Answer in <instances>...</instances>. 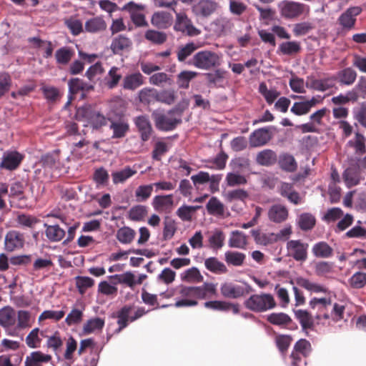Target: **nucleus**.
Masks as SVG:
<instances>
[{"label":"nucleus","instance_id":"obj_26","mask_svg":"<svg viewBox=\"0 0 366 366\" xmlns=\"http://www.w3.org/2000/svg\"><path fill=\"white\" fill-rule=\"evenodd\" d=\"M122 76L123 73L121 67L116 66H112L104 77L106 86L110 89L117 87L122 79Z\"/></svg>","mask_w":366,"mask_h":366},{"label":"nucleus","instance_id":"obj_11","mask_svg":"<svg viewBox=\"0 0 366 366\" xmlns=\"http://www.w3.org/2000/svg\"><path fill=\"white\" fill-rule=\"evenodd\" d=\"M109 129L112 131V139H122L126 137L129 131L128 120L124 117H109Z\"/></svg>","mask_w":366,"mask_h":366},{"label":"nucleus","instance_id":"obj_58","mask_svg":"<svg viewBox=\"0 0 366 366\" xmlns=\"http://www.w3.org/2000/svg\"><path fill=\"white\" fill-rule=\"evenodd\" d=\"M149 83L155 86H163L164 84L171 86L173 84V80L167 74L159 72L149 77Z\"/></svg>","mask_w":366,"mask_h":366},{"label":"nucleus","instance_id":"obj_33","mask_svg":"<svg viewBox=\"0 0 366 366\" xmlns=\"http://www.w3.org/2000/svg\"><path fill=\"white\" fill-rule=\"evenodd\" d=\"M133 317V306L125 305L117 312V323L119 326V330L125 328Z\"/></svg>","mask_w":366,"mask_h":366},{"label":"nucleus","instance_id":"obj_29","mask_svg":"<svg viewBox=\"0 0 366 366\" xmlns=\"http://www.w3.org/2000/svg\"><path fill=\"white\" fill-rule=\"evenodd\" d=\"M44 227L46 229L45 235L51 242H60L66 235L65 229L60 227L59 224L49 225L45 223Z\"/></svg>","mask_w":366,"mask_h":366},{"label":"nucleus","instance_id":"obj_39","mask_svg":"<svg viewBox=\"0 0 366 366\" xmlns=\"http://www.w3.org/2000/svg\"><path fill=\"white\" fill-rule=\"evenodd\" d=\"M312 252L316 257L328 258L332 256L333 249L325 242H319L313 245Z\"/></svg>","mask_w":366,"mask_h":366},{"label":"nucleus","instance_id":"obj_49","mask_svg":"<svg viewBox=\"0 0 366 366\" xmlns=\"http://www.w3.org/2000/svg\"><path fill=\"white\" fill-rule=\"evenodd\" d=\"M315 222V217L310 213H302L297 219L298 226L303 231L312 229L314 227Z\"/></svg>","mask_w":366,"mask_h":366},{"label":"nucleus","instance_id":"obj_61","mask_svg":"<svg viewBox=\"0 0 366 366\" xmlns=\"http://www.w3.org/2000/svg\"><path fill=\"white\" fill-rule=\"evenodd\" d=\"M64 24L70 30L74 36H78L84 31L83 24L81 20L70 17L64 20Z\"/></svg>","mask_w":366,"mask_h":366},{"label":"nucleus","instance_id":"obj_24","mask_svg":"<svg viewBox=\"0 0 366 366\" xmlns=\"http://www.w3.org/2000/svg\"><path fill=\"white\" fill-rule=\"evenodd\" d=\"M143 84L144 76L138 71L126 75L122 79V86L124 89L134 91Z\"/></svg>","mask_w":366,"mask_h":366},{"label":"nucleus","instance_id":"obj_63","mask_svg":"<svg viewBox=\"0 0 366 366\" xmlns=\"http://www.w3.org/2000/svg\"><path fill=\"white\" fill-rule=\"evenodd\" d=\"M196 289L200 299L212 297L216 293V285L212 283H204L202 286L196 287Z\"/></svg>","mask_w":366,"mask_h":366},{"label":"nucleus","instance_id":"obj_48","mask_svg":"<svg viewBox=\"0 0 366 366\" xmlns=\"http://www.w3.org/2000/svg\"><path fill=\"white\" fill-rule=\"evenodd\" d=\"M198 75L197 71H182L177 77V84L181 89H188L189 82Z\"/></svg>","mask_w":366,"mask_h":366},{"label":"nucleus","instance_id":"obj_23","mask_svg":"<svg viewBox=\"0 0 366 366\" xmlns=\"http://www.w3.org/2000/svg\"><path fill=\"white\" fill-rule=\"evenodd\" d=\"M152 204L154 209L157 212H169L174 205L173 195H157L154 197Z\"/></svg>","mask_w":366,"mask_h":366},{"label":"nucleus","instance_id":"obj_30","mask_svg":"<svg viewBox=\"0 0 366 366\" xmlns=\"http://www.w3.org/2000/svg\"><path fill=\"white\" fill-rule=\"evenodd\" d=\"M228 245L231 248L244 249L247 245V236L241 231H232L229 235Z\"/></svg>","mask_w":366,"mask_h":366},{"label":"nucleus","instance_id":"obj_50","mask_svg":"<svg viewBox=\"0 0 366 366\" xmlns=\"http://www.w3.org/2000/svg\"><path fill=\"white\" fill-rule=\"evenodd\" d=\"M279 51L285 55H293L299 53L301 50V45L299 41H286L280 44Z\"/></svg>","mask_w":366,"mask_h":366},{"label":"nucleus","instance_id":"obj_2","mask_svg":"<svg viewBox=\"0 0 366 366\" xmlns=\"http://www.w3.org/2000/svg\"><path fill=\"white\" fill-rule=\"evenodd\" d=\"M222 54L209 49L197 52L191 59L190 64L202 70H212L222 64Z\"/></svg>","mask_w":366,"mask_h":366},{"label":"nucleus","instance_id":"obj_18","mask_svg":"<svg viewBox=\"0 0 366 366\" xmlns=\"http://www.w3.org/2000/svg\"><path fill=\"white\" fill-rule=\"evenodd\" d=\"M362 11L359 6L348 8L338 19L339 24L345 29H351L354 26L356 16Z\"/></svg>","mask_w":366,"mask_h":366},{"label":"nucleus","instance_id":"obj_3","mask_svg":"<svg viewBox=\"0 0 366 366\" xmlns=\"http://www.w3.org/2000/svg\"><path fill=\"white\" fill-rule=\"evenodd\" d=\"M244 305L252 312H264L275 308L277 303L272 295L262 292L252 295L244 301Z\"/></svg>","mask_w":366,"mask_h":366},{"label":"nucleus","instance_id":"obj_31","mask_svg":"<svg viewBox=\"0 0 366 366\" xmlns=\"http://www.w3.org/2000/svg\"><path fill=\"white\" fill-rule=\"evenodd\" d=\"M296 284L305 290L315 293H327L328 290L322 285L311 282L304 277H297L295 280Z\"/></svg>","mask_w":366,"mask_h":366},{"label":"nucleus","instance_id":"obj_14","mask_svg":"<svg viewBox=\"0 0 366 366\" xmlns=\"http://www.w3.org/2000/svg\"><path fill=\"white\" fill-rule=\"evenodd\" d=\"M311 352V344L305 340L301 339L298 340L293 348L291 353V358L292 360V364L293 366H298L299 362L302 361L303 357H307Z\"/></svg>","mask_w":366,"mask_h":366},{"label":"nucleus","instance_id":"obj_62","mask_svg":"<svg viewBox=\"0 0 366 366\" xmlns=\"http://www.w3.org/2000/svg\"><path fill=\"white\" fill-rule=\"evenodd\" d=\"M295 314L303 329H310L312 327L313 320L307 311L298 310Z\"/></svg>","mask_w":366,"mask_h":366},{"label":"nucleus","instance_id":"obj_20","mask_svg":"<svg viewBox=\"0 0 366 366\" xmlns=\"http://www.w3.org/2000/svg\"><path fill=\"white\" fill-rule=\"evenodd\" d=\"M173 22L172 15L164 11L154 12L151 18L152 24L160 29L169 28Z\"/></svg>","mask_w":366,"mask_h":366},{"label":"nucleus","instance_id":"obj_52","mask_svg":"<svg viewBox=\"0 0 366 366\" xmlns=\"http://www.w3.org/2000/svg\"><path fill=\"white\" fill-rule=\"evenodd\" d=\"M225 182L229 187H236L245 184L247 179L242 173L232 171L226 175Z\"/></svg>","mask_w":366,"mask_h":366},{"label":"nucleus","instance_id":"obj_36","mask_svg":"<svg viewBox=\"0 0 366 366\" xmlns=\"http://www.w3.org/2000/svg\"><path fill=\"white\" fill-rule=\"evenodd\" d=\"M207 212L213 216L222 217L224 214V204L216 197L210 198L206 205Z\"/></svg>","mask_w":366,"mask_h":366},{"label":"nucleus","instance_id":"obj_45","mask_svg":"<svg viewBox=\"0 0 366 366\" xmlns=\"http://www.w3.org/2000/svg\"><path fill=\"white\" fill-rule=\"evenodd\" d=\"M200 47V44L193 41L188 42L184 46L179 47L177 51V59L182 62L186 60L192 54Z\"/></svg>","mask_w":366,"mask_h":366},{"label":"nucleus","instance_id":"obj_15","mask_svg":"<svg viewBox=\"0 0 366 366\" xmlns=\"http://www.w3.org/2000/svg\"><path fill=\"white\" fill-rule=\"evenodd\" d=\"M24 156L16 151H6L3 154L0 168L12 171L18 168Z\"/></svg>","mask_w":366,"mask_h":366},{"label":"nucleus","instance_id":"obj_44","mask_svg":"<svg viewBox=\"0 0 366 366\" xmlns=\"http://www.w3.org/2000/svg\"><path fill=\"white\" fill-rule=\"evenodd\" d=\"M135 235L136 232L133 229L129 227H123L117 230L116 237L122 244H128L134 239Z\"/></svg>","mask_w":366,"mask_h":366},{"label":"nucleus","instance_id":"obj_51","mask_svg":"<svg viewBox=\"0 0 366 366\" xmlns=\"http://www.w3.org/2000/svg\"><path fill=\"white\" fill-rule=\"evenodd\" d=\"M139 101L143 104H149L157 102V89L145 87L141 89L138 94Z\"/></svg>","mask_w":366,"mask_h":366},{"label":"nucleus","instance_id":"obj_27","mask_svg":"<svg viewBox=\"0 0 366 366\" xmlns=\"http://www.w3.org/2000/svg\"><path fill=\"white\" fill-rule=\"evenodd\" d=\"M307 88L319 91L325 92L329 89L334 86V79L326 78L322 79H316L313 78H308L305 84Z\"/></svg>","mask_w":366,"mask_h":366},{"label":"nucleus","instance_id":"obj_10","mask_svg":"<svg viewBox=\"0 0 366 366\" xmlns=\"http://www.w3.org/2000/svg\"><path fill=\"white\" fill-rule=\"evenodd\" d=\"M16 321V312L11 307L6 306L0 310V325L8 331V335H14Z\"/></svg>","mask_w":366,"mask_h":366},{"label":"nucleus","instance_id":"obj_60","mask_svg":"<svg viewBox=\"0 0 366 366\" xmlns=\"http://www.w3.org/2000/svg\"><path fill=\"white\" fill-rule=\"evenodd\" d=\"M153 184L140 185L135 191V197L137 202H145L147 200L153 191Z\"/></svg>","mask_w":366,"mask_h":366},{"label":"nucleus","instance_id":"obj_25","mask_svg":"<svg viewBox=\"0 0 366 366\" xmlns=\"http://www.w3.org/2000/svg\"><path fill=\"white\" fill-rule=\"evenodd\" d=\"M221 294L227 298L237 299L245 293L244 288L232 282H225L221 285Z\"/></svg>","mask_w":366,"mask_h":366},{"label":"nucleus","instance_id":"obj_46","mask_svg":"<svg viewBox=\"0 0 366 366\" xmlns=\"http://www.w3.org/2000/svg\"><path fill=\"white\" fill-rule=\"evenodd\" d=\"M232 170L236 172L244 173L250 170L249 160L245 157L232 159L229 163Z\"/></svg>","mask_w":366,"mask_h":366},{"label":"nucleus","instance_id":"obj_59","mask_svg":"<svg viewBox=\"0 0 366 366\" xmlns=\"http://www.w3.org/2000/svg\"><path fill=\"white\" fill-rule=\"evenodd\" d=\"M206 268L215 273H224L227 271L225 265L215 257H209L205 259Z\"/></svg>","mask_w":366,"mask_h":366},{"label":"nucleus","instance_id":"obj_47","mask_svg":"<svg viewBox=\"0 0 366 366\" xmlns=\"http://www.w3.org/2000/svg\"><path fill=\"white\" fill-rule=\"evenodd\" d=\"M224 257L225 261L228 264L239 267L243 264L246 255L239 252L227 251L224 254Z\"/></svg>","mask_w":366,"mask_h":366},{"label":"nucleus","instance_id":"obj_55","mask_svg":"<svg viewBox=\"0 0 366 366\" xmlns=\"http://www.w3.org/2000/svg\"><path fill=\"white\" fill-rule=\"evenodd\" d=\"M365 142L366 139L365 137L357 132L355 133L354 139L350 140L347 144L355 148L356 154H363L366 152Z\"/></svg>","mask_w":366,"mask_h":366},{"label":"nucleus","instance_id":"obj_7","mask_svg":"<svg viewBox=\"0 0 366 366\" xmlns=\"http://www.w3.org/2000/svg\"><path fill=\"white\" fill-rule=\"evenodd\" d=\"M179 297L176 298L174 306L176 307H188L197 305L199 299L196 287L182 286L179 290Z\"/></svg>","mask_w":366,"mask_h":366},{"label":"nucleus","instance_id":"obj_41","mask_svg":"<svg viewBox=\"0 0 366 366\" xmlns=\"http://www.w3.org/2000/svg\"><path fill=\"white\" fill-rule=\"evenodd\" d=\"M257 162L262 166H269L277 161V155L271 149H264L257 154Z\"/></svg>","mask_w":366,"mask_h":366},{"label":"nucleus","instance_id":"obj_28","mask_svg":"<svg viewBox=\"0 0 366 366\" xmlns=\"http://www.w3.org/2000/svg\"><path fill=\"white\" fill-rule=\"evenodd\" d=\"M132 45V40L129 37L120 34L112 39L110 48L114 54H119L129 49Z\"/></svg>","mask_w":366,"mask_h":366},{"label":"nucleus","instance_id":"obj_9","mask_svg":"<svg viewBox=\"0 0 366 366\" xmlns=\"http://www.w3.org/2000/svg\"><path fill=\"white\" fill-rule=\"evenodd\" d=\"M310 307L316 311L315 318L317 320L330 318V309L332 307V300L330 297H314L309 302Z\"/></svg>","mask_w":366,"mask_h":366},{"label":"nucleus","instance_id":"obj_22","mask_svg":"<svg viewBox=\"0 0 366 366\" xmlns=\"http://www.w3.org/2000/svg\"><path fill=\"white\" fill-rule=\"evenodd\" d=\"M107 24L103 16L88 19L84 23V31L90 34H99L107 29Z\"/></svg>","mask_w":366,"mask_h":366},{"label":"nucleus","instance_id":"obj_38","mask_svg":"<svg viewBox=\"0 0 366 366\" xmlns=\"http://www.w3.org/2000/svg\"><path fill=\"white\" fill-rule=\"evenodd\" d=\"M137 174V170L131 168L129 166L125 167L119 171L112 173L114 184L124 183L128 179Z\"/></svg>","mask_w":366,"mask_h":366},{"label":"nucleus","instance_id":"obj_19","mask_svg":"<svg viewBox=\"0 0 366 366\" xmlns=\"http://www.w3.org/2000/svg\"><path fill=\"white\" fill-rule=\"evenodd\" d=\"M134 122L140 134L142 141L147 142L152 133V127L149 118L147 116L141 115L137 117Z\"/></svg>","mask_w":366,"mask_h":366},{"label":"nucleus","instance_id":"obj_54","mask_svg":"<svg viewBox=\"0 0 366 366\" xmlns=\"http://www.w3.org/2000/svg\"><path fill=\"white\" fill-rule=\"evenodd\" d=\"M176 99V92L172 89H164L160 92L157 90V102L171 105L174 103Z\"/></svg>","mask_w":366,"mask_h":366},{"label":"nucleus","instance_id":"obj_57","mask_svg":"<svg viewBox=\"0 0 366 366\" xmlns=\"http://www.w3.org/2000/svg\"><path fill=\"white\" fill-rule=\"evenodd\" d=\"M259 92L264 97L269 104H272L280 94L275 89H269L264 82L259 84Z\"/></svg>","mask_w":366,"mask_h":366},{"label":"nucleus","instance_id":"obj_5","mask_svg":"<svg viewBox=\"0 0 366 366\" xmlns=\"http://www.w3.org/2000/svg\"><path fill=\"white\" fill-rule=\"evenodd\" d=\"M76 118L79 121L85 119L87 122L85 126L90 125L95 129L106 125L108 120L104 115L88 107L79 108L76 112Z\"/></svg>","mask_w":366,"mask_h":366},{"label":"nucleus","instance_id":"obj_40","mask_svg":"<svg viewBox=\"0 0 366 366\" xmlns=\"http://www.w3.org/2000/svg\"><path fill=\"white\" fill-rule=\"evenodd\" d=\"M342 177L348 188L357 185L361 180L360 172L352 168L345 169Z\"/></svg>","mask_w":366,"mask_h":366},{"label":"nucleus","instance_id":"obj_21","mask_svg":"<svg viewBox=\"0 0 366 366\" xmlns=\"http://www.w3.org/2000/svg\"><path fill=\"white\" fill-rule=\"evenodd\" d=\"M288 209L281 204H275L270 207L268 210V219L274 223H282L288 217Z\"/></svg>","mask_w":366,"mask_h":366},{"label":"nucleus","instance_id":"obj_1","mask_svg":"<svg viewBox=\"0 0 366 366\" xmlns=\"http://www.w3.org/2000/svg\"><path fill=\"white\" fill-rule=\"evenodd\" d=\"M152 117L156 127L161 131H172L182 122V113L177 109H172L167 112L155 110Z\"/></svg>","mask_w":366,"mask_h":366},{"label":"nucleus","instance_id":"obj_42","mask_svg":"<svg viewBox=\"0 0 366 366\" xmlns=\"http://www.w3.org/2000/svg\"><path fill=\"white\" fill-rule=\"evenodd\" d=\"M74 55V51L72 49L68 46H63L55 53V58L56 63L61 65H66L72 59Z\"/></svg>","mask_w":366,"mask_h":366},{"label":"nucleus","instance_id":"obj_34","mask_svg":"<svg viewBox=\"0 0 366 366\" xmlns=\"http://www.w3.org/2000/svg\"><path fill=\"white\" fill-rule=\"evenodd\" d=\"M51 359V356L49 355H45L39 351L32 352L26 357L25 366H41L43 362H48Z\"/></svg>","mask_w":366,"mask_h":366},{"label":"nucleus","instance_id":"obj_37","mask_svg":"<svg viewBox=\"0 0 366 366\" xmlns=\"http://www.w3.org/2000/svg\"><path fill=\"white\" fill-rule=\"evenodd\" d=\"M251 234L257 244L267 246L276 242V237L273 232L263 233L253 229L251 231Z\"/></svg>","mask_w":366,"mask_h":366},{"label":"nucleus","instance_id":"obj_6","mask_svg":"<svg viewBox=\"0 0 366 366\" xmlns=\"http://www.w3.org/2000/svg\"><path fill=\"white\" fill-rule=\"evenodd\" d=\"M146 5L137 4L133 1L125 4L122 8V11H127L132 23L137 27H147L148 22L146 20L144 10Z\"/></svg>","mask_w":366,"mask_h":366},{"label":"nucleus","instance_id":"obj_8","mask_svg":"<svg viewBox=\"0 0 366 366\" xmlns=\"http://www.w3.org/2000/svg\"><path fill=\"white\" fill-rule=\"evenodd\" d=\"M174 29L189 36H195L201 33L200 30L194 26L192 20L184 12H176Z\"/></svg>","mask_w":366,"mask_h":366},{"label":"nucleus","instance_id":"obj_17","mask_svg":"<svg viewBox=\"0 0 366 366\" xmlns=\"http://www.w3.org/2000/svg\"><path fill=\"white\" fill-rule=\"evenodd\" d=\"M269 127H264L254 131L249 137V144L252 147H261L266 144L271 139Z\"/></svg>","mask_w":366,"mask_h":366},{"label":"nucleus","instance_id":"obj_53","mask_svg":"<svg viewBox=\"0 0 366 366\" xmlns=\"http://www.w3.org/2000/svg\"><path fill=\"white\" fill-rule=\"evenodd\" d=\"M104 325V320L100 317L89 320L83 326V332L86 335L91 334L97 330H101Z\"/></svg>","mask_w":366,"mask_h":366},{"label":"nucleus","instance_id":"obj_56","mask_svg":"<svg viewBox=\"0 0 366 366\" xmlns=\"http://www.w3.org/2000/svg\"><path fill=\"white\" fill-rule=\"evenodd\" d=\"M144 38L155 44H162L167 40V34L164 32L149 29L144 34Z\"/></svg>","mask_w":366,"mask_h":366},{"label":"nucleus","instance_id":"obj_4","mask_svg":"<svg viewBox=\"0 0 366 366\" xmlns=\"http://www.w3.org/2000/svg\"><path fill=\"white\" fill-rule=\"evenodd\" d=\"M278 8L281 16L287 19H295L310 13L308 5L293 1H282L278 4Z\"/></svg>","mask_w":366,"mask_h":366},{"label":"nucleus","instance_id":"obj_32","mask_svg":"<svg viewBox=\"0 0 366 366\" xmlns=\"http://www.w3.org/2000/svg\"><path fill=\"white\" fill-rule=\"evenodd\" d=\"M225 234L218 229L211 232L208 237L209 247L213 250L220 249L224 244Z\"/></svg>","mask_w":366,"mask_h":366},{"label":"nucleus","instance_id":"obj_35","mask_svg":"<svg viewBox=\"0 0 366 366\" xmlns=\"http://www.w3.org/2000/svg\"><path fill=\"white\" fill-rule=\"evenodd\" d=\"M267 320L273 325L285 327L292 322L290 317L284 312H273L267 316Z\"/></svg>","mask_w":366,"mask_h":366},{"label":"nucleus","instance_id":"obj_13","mask_svg":"<svg viewBox=\"0 0 366 366\" xmlns=\"http://www.w3.org/2000/svg\"><path fill=\"white\" fill-rule=\"evenodd\" d=\"M25 243L24 234L16 230L9 231L4 239V247L8 252L21 249Z\"/></svg>","mask_w":366,"mask_h":366},{"label":"nucleus","instance_id":"obj_16","mask_svg":"<svg viewBox=\"0 0 366 366\" xmlns=\"http://www.w3.org/2000/svg\"><path fill=\"white\" fill-rule=\"evenodd\" d=\"M218 8V4L212 0H200L192 7L193 13L201 17L211 16Z\"/></svg>","mask_w":366,"mask_h":366},{"label":"nucleus","instance_id":"obj_43","mask_svg":"<svg viewBox=\"0 0 366 366\" xmlns=\"http://www.w3.org/2000/svg\"><path fill=\"white\" fill-rule=\"evenodd\" d=\"M337 78L339 82L345 85L352 84L357 78L356 71L352 68H345L337 73Z\"/></svg>","mask_w":366,"mask_h":366},{"label":"nucleus","instance_id":"obj_64","mask_svg":"<svg viewBox=\"0 0 366 366\" xmlns=\"http://www.w3.org/2000/svg\"><path fill=\"white\" fill-rule=\"evenodd\" d=\"M200 208V206L183 205L177 210V215L182 221H190L193 214Z\"/></svg>","mask_w":366,"mask_h":366},{"label":"nucleus","instance_id":"obj_12","mask_svg":"<svg viewBox=\"0 0 366 366\" xmlns=\"http://www.w3.org/2000/svg\"><path fill=\"white\" fill-rule=\"evenodd\" d=\"M308 244L300 240H290L287 243L288 255L296 261L304 262L307 258Z\"/></svg>","mask_w":366,"mask_h":366}]
</instances>
